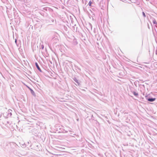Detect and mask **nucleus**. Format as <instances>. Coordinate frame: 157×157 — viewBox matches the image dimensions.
Returning <instances> with one entry per match:
<instances>
[{
    "mask_svg": "<svg viewBox=\"0 0 157 157\" xmlns=\"http://www.w3.org/2000/svg\"><path fill=\"white\" fill-rule=\"evenodd\" d=\"M156 54L157 55V51L156 52Z\"/></svg>",
    "mask_w": 157,
    "mask_h": 157,
    "instance_id": "obj_17",
    "label": "nucleus"
},
{
    "mask_svg": "<svg viewBox=\"0 0 157 157\" xmlns=\"http://www.w3.org/2000/svg\"><path fill=\"white\" fill-rule=\"evenodd\" d=\"M156 99V98H147V100L150 102H153L154 101H155Z\"/></svg>",
    "mask_w": 157,
    "mask_h": 157,
    "instance_id": "obj_1",
    "label": "nucleus"
},
{
    "mask_svg": "<svg viewBox=\"0 0 157 157\" xmlns=\"http://www.w3.org/2000/svg\"><path fill=\"white\" fill-rule=\"evenodd\" d=\"M91 4H92V2L91 1H90L89 2V3L88 4V5L90 6H91Z\"/></svg>",
    "mask_w": 157,
    "mask_h": 157,
    "instance_id": "obj_12",
    "label": "nucleus"
},
{
    "mask_svg": "<svg viewBox=\"0 0 157 157\" xmlns=\"http://www.w3.org/2000/svg\"><path fill=\"white\" fill-rule=\"evenodd\" d=\"M73 79L78 84V85H80V83L78 82V80L76 78L74 77L73 78Z\"/></svg>",
    "mask_w": 157,
    "mask_h": 157,
    "instance_id": "obj_4",
    "label": "nucleus"
},
{
    "mask_svg": "<svg viewBox=\"0 0 157 157\" xmlns=\"http://www.w3.org/2000/svg\"><path fill=\"white\" fill-rule=\"evenodd\" d=\"M76 135V134H74V135Z\"/></svg>",
    "mask_w": 157,
    "mask_h": 157,
    "instance_id": "obj_19",
    "label": "nucleus"
},
{
    "mask_svg": "<svg viewBox=\"0 0 157 157\" xmlns=\"http://www.w3.org/2000/svg\"><path fill=\"white\" fill-rule=\"evenodd\" d=\"M44 45H41V48L42 49H44Z\"/></svg>",
    "mask_w": 157,
    "mask_h": 157,
    "instance_id": "obj_14",
    "label": "nucleus"
},
{
    "mask_svg": "<svg viewBox=\"0 0 157 157\" xmlns=\"http://www.w3.org/2000/svg\"><path fill=\"white\" fill-rule=\"evenodd\" d=\"M73 43L74 45H76L77 44V42L76 40L74 39L73 40Z\"/></svg>",
    "mask_w": 157,
    "mask_h": 157,
    "instance_id": "obj_9",
    "label": "nucleus"
},
{
    "mask_svg": "<svg viewBox=\"0 0 157 157\" xmlns=\"http://www.w3.org/2000/svg\"><path fill=\"white\" fill-rule=\"evenodd\" d=\"M153 22L154 24L157 25V22L155 19L153 20Z\"/></svg>",
    "mask_w": 157,
    "mask_h": 157,
    "instance_id": "obj_11",
    "label": "nucleus"
},
{
    "mask_svg": "<svg viewBox=\"0 0 157 157\" xmlns=\"http://www.w3.org/2000/svg\"><path fill=\"white\" fill-rule=\"evenodd\" d=\"M72 132V131H70V132Z\"/></svg>",
    "mask_w": 157,
    "mask_h": 157,
    "instance_id": "obj_18",
    "label": "nucleus"
},
{
    "mask_svg": "<svg viewBox=\"0 0 157 157\" xmlns=\"http://www.w3.org/2000/svg\"><path fill=\"white\" fill-rule=\"evenodd\" d=\"M132 92L133 94L135 96L137 97L139 96V94L138 93L134 91H132Z\"/></svg>",
    "mask_w": 157,
    "mask_h": 157,
    "instance_id": "obj_5",
    "label": "nucleus"
},
{
    "mask_svg": "<svg viewBox=\"0 0 157 157\" xmlns=\"http://www.w3.org/2000/svg\"><path fill=\"white\" fill-rule=\"evenodd\" d=\"M13 152L14 153V154H15V155H17V156H20V157H21V156H22V155H23V156L25 155H22L21 154H20L19 153H17L15 151H14Z\"/></svg>",
    "mask_w": 157,
    "mask_h": 157,
    "instance_id": "obj_6",
    "label": "nucleus"
},
{
    "mask_svg": "<svg viewBox=\"0 0 157 157\" xmlns=\"http://www.w3.org/2000/svg\"><path fill=\"white\" fill-rule=\"evenodd\" d=\"M30 91L31 94L34 96H35L36 95L34 92L31 89H30Z\"/></svg>",
    "mask_w": 157,
    "mask_h": 157,
    "instance_id": "obj_10",
    "label": "nucleus"
},
{
    "mask_svg": "<svg viewBox=\"0 0 157 157\" xmlns=\"http://www.w3.org/2000/svg\"><path fill=\"white\" fill-rule=\"evenodd\" d=\"M12 111V110L11 109H9L8 110V116L9 117H11L12 115V113L11 112Z\"/></svg>",
    "mask_w": 157,
    "mask_h": 157,
    "instance_id": "obj_3",
    "label": "nucleus"
},
{
    "mask_svg": "<svg viewBox=\"0 0 157 157\" xmlns=\"http://www.w3.org/2000/svg\"><path fill=\"white\" fill-rule=\"evenodd\" d=\"M35 65L37 68V69L40 72H42V71L41 70V69L40 68V67H39L38 65V64L37 63H35Z\"/></svg>",
    "mask_w": 157,
    "mask_h": 157,
    "instance_id": "obj_2",
    "label": "nucleus"
},
{
    "mask_svg": "<svg viewBox=\"0 0 157 157\" xmlns=\"http://www.w3.org/2000/svg\"><path fill=\"white\" fill-rule=\"evenodd\" d=\"M61 132L63 133H65L67 132V131H66L63 128H60Z\"/></svg>",
    "mask_w": 157,
    "mask_h": 157,
    "instance_id": "obj_7",
    "label": "nucleus"
},
{
    "mask_svg": "<svg viewBox=\"0 0 157 157\" xmlns=\"http://www.w3.org/2000/svg\"><path fill=\"white\" fill-rule=\"evenodd\" d=\"M15 43L17 44V41L16 39H15Z\"/></svg>",
    "mask_w": 157,
    "mask_h": 157,
    "instance_id": "obj_16",
    "label": "nucleus"
},
{
    "mask_svg": "<svg viewBox=\"0 0 157 157\" xmlns=\"http://www.w3.org/2000/svg\"><path fill=\"white\" fill-rule=\"evenodd\" d=\"M89 25H90V27L91 29H92V25L90 23H89Z\"/></svg>",
    "mask_w": 157,
    "mask_h": 157,
    "instance_id": "obj_15",
    "label": "nucleus"
},
{
    "mask_svg": "<svg viewBox=\"0 0 157 157\" xmlns=\"http://www.w3.org/2000/svg\"><path fill=\"white\" fill-rule=\"evenodd\" d=\"M142 14H143V16L144 17H146V15L145 14V13L144 12H142Z\"/></svg>",
    "mask_w": 157,
    "mask_h": 157,
    "instance_id": "obj_13",
    "label": "nucleus"
},
{
    "mask_svg": "<svg viewBox=\"0 0 157 157\" xmlns=\"http://www.w3.org/2000/svg\"><path fill=\"white\" fill-rule=\"evenodd\" d=\"M12 144L13 146H14L15 148H17L18 147V146L15 143H12Z\"/></svg>",
    "mask_w": 157,
    "mask_h": 157,
    "instance_id": "obj_8",
    "label": "nucleus"
}]
</instances>
